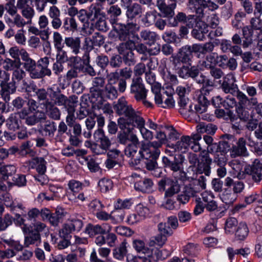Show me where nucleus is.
Here are the masks:
<instances>
[{
    "instance_id": "obj_1",
    "label": "nucleus",
    "mask_w": 262,
    "mask_h": 262,
    "mask_svg": "<svg viewBox=\"0 0 262 262\" xmlns=\"http://www.w3.org/2000/svg\"><path fill=\"white\" fill-rule=\"evenodd\" d=\"M117 122L121 130L127 129L128 132H132L136 127L145 140L150 141L154 138V133L145 127L146 123L139 111L133 109L126 118L120 117Z\"/></svg>"
},
{
    "instance_id": "obj_2",
    "label": "nucleus",
    "mask_w": 262,
    "mask_h": 262,
    "mask_svg": "<svg viewBox=\"0 0 262 262\" xmlns=\"http://www.w3.org/2000/svg\"><path fill=\"white\" fill-rule=\"evenodd\" d=\"M201 139V135L198 134L192 135L191 136H183L176 144L169 147L181 153L186 152L189 147L194 152H198L201 150V146L199 142Z\"/></svg>"
},
{
    "instance_id": "obj_3",
    "label": "nucleus",
    "mask_w": 262,
    "mask_h": 262,
    "mask_svg": "<svg viewBox=\"0 0 262 262\" xmlns=\"http://www.w3.org/2000/svg\"><path fill=\"white\" fill-rule=\"evenodd\" d=\"M184 157L182 155L174 157L173 160L167 157L164 156L162 158V163L164 167L172 171V176L176 179L183 180L185 179L186 173L183 170V163Z\"/></svg>"
},
{
    "instance_id": "obj_4",
    "label": "nucleus",
    "mask_w": 262,
    "mask_h": 262,
    "mask_svg": "<svg viewBox=\"0 0 262 262\" xmlns=\"http://www.w3.org/2000/svg\"><path fill=\"white\" fill-rule=\"evenodd\" d=\"M161 86L156 84L152 89L155 103L165 108H173L175 105V102L171 95H169L167 92H164L163 94L161 93Z\"/></svg>"
},
{
    "instance_id": "obj_5",
    "label": "nucleus",
    "mask_w": 262,
    "mask_h": 262,
    "mask_svg": "<svg viewBox=\"0 0 262 262\" xmlns=\"http://www.w3.org/2000/svg\"><path fill=\"white\" fill-rule=\"evenodd\" d=\"M178 179L173 180L165 177L158 182V188L160 191H165V197H171L180 191Z\"/></svg>"
},
{
    "instance_id": "obj_6",
    "label": "nucleus",
    "mask_w": 262,
    "mask_h": 262,
    "mask_svg": "<svg viewBox=\"0 0 262 262\" xmlns=\"http://www.w3.org/2000/svg\"><path fill=\"white\" fill-rule=\"evenodd\" d=\"M130 141L132 142V143L128 144L125 148L124 154L127 157L131 158L129 161L130 165H137L140 163L139 152H138V148L137 147V145L139 143V140L136 134L132 133L130 136Z\"/></svg>"
},
{
    "instance_id": "obj_7",
    "label": "nucleus",
    "mask_w": 262,
    "mask_h": 262,
    "mask_svg": "<svg viewBox=\"0 0 262 262\" xmlns=\"http://www.w3.org/2000/svg\"><path fill=\"white\" fill-rule=\"evenodd\" d=\"M192 57L190 46L187 45L180 49L177 55L171 56L172 63L174 68H180L182 64H190Z\"/></svg>"
},
{
    "instance_id": "obj_8",
    "label": "nucleus",
    "mask_w": 262,
    "mask_h": 262,
    "mask_svg": "<svg viewBox=\"0 0 262 262\" xmlns=\"http://www.w3.org/2000/svg\"><path fill=\"white\" fill-rule=\"evenodd\" d=\"M207 93L209 94V92H206V91L204 93L201 92L198 97V103L195 105L194 111L193 110V113L197 114L199 117L204 120L210 119V116L208 114L205 113L209 104Z\"/></svg>"
},
{
    "instance_id": "obj_9",
    "label": "nucleus",
    "mask_w": 262,
    "mask_h": 262,
    "mask_svg": "<svg viewBox=\"0 0 262 262\" xmlns=\"http://www.w3.org/2000/svg\"><path fill=\"white\" fill-rule=\"evenodd\" d=\"M82 221L78 219H71L64 223L59 230V235L62 238H68L69 235L74 231H79L82 228Z\"/></svg>"
},
{
    "instance_id": "obj_10",
    "label": "nucleus",
    "mask_w": 262,
    "mask_h": 262,
    "mask_svg": "<svg viewBox=\"0 0 262 262\" xmlns=\"http://www.w3.org/2000/svg\"><path fill=\"white\" fill-rule=\"evenodd\" d=\"M132 177L134 179V188L136 191L146 193L152 191L154 183L151 179L141 178L136 173L133 174Z\"/></svg>"
},
{
    "instance_id": "obj_11",
    "label": "nucleus",
    "mask_w": 262,
    "mask_h": 262,
    "mask_svg": "<svg viewBox=\"0 0 262 262\" xmlns=\"http://www.w3.org/2000/svg\"><path fill=\"white\" fill-rule=\"evenodd\" d=\"M212 159L209 157L208 152L203 151L200 156L195 171L196 174L204 173L206 176H209L211 173L210 165Z\"/></svg>"
},
{
    "instance_id": "obj_12",
    "label": "nucleus",
    "mask_w": 262,
    "mask_h": 262,
    "mask_svg": "<svg viewBox=\"0 0 262 262\" xmlns=\"http://www.w3.org/2000/svg\"><path fill=\"white\" fill-rule=\"evenodd\" d=\"M130 91L138 101L143 100L146 97L147 90L142 83V78L140 77L134 78L132 79Z\"/></svg>"
},
{
    "instance_id": "obj_13",
    "label": "nucleus",
    "mask_w": 262,
    "mask_h": 262,
    "mask_svg": "<svg viewBox=\"0 0 262 262\" xmlns=\"http://www.w3.org/2000/svg\"><path fill=\"white\" fill-rule=\"evenodd\" d=\"M160 154V150L159 149L150 147L149 145L145 143L141 144L140 150H139L140 160L141 159L146 160L151 159H158Z\"/></svg>"
},
{
    "instance_id": "obj_14",
    "label": "nucleus",
    "mask_w": 262,
    "mask_h": 262,
    "mask_svg": "<svg viewBox=\"0 0 262 262\" xmlns=\"http://www.w3.org/2000/svg\"><path fill=\"white\" fill-rule=\"evenodd\" d=\"M105 84V79L103 77H96L92 80V86L90 89L91 97L92 99L97 100L101 98L102 94V88Z\"/></svg>"
},
{
    "instance_id": "obj_15",
    "label": "nucleus",
    "mask_w": 262,
    "mask_h": 262,
    "mask_svg": "<svg viewBox=\"0 0 262 262\" xmlns=\"http://www.w3.org/2000/svg\"><path fill=\"white\" fill-rule=\"evenodd\" d=\"M246 139L243 137L239 138L236 142V145L232 146L230 149L231 157L235 158L238 156H247L248 152L246 147Z\"/></svg>"
},
{
    "instance_id": "obj_16",
    "label": "nucleus",
    "mask_w": 262,
    "mask_h": 262,
    "mask_svg": "<svg viewBox=\"0 0 262 262\" xmlns=\"http://www.w3.org/2000/svg\"><path fill=\"white\" fill-rule=\"evenodd\" d=\"M111 226L110 225L103 223L101 225H94L89 224L86 227L85 232L90 236H93L96 234H105L111 231Z\"/></svg>"
},
{
    "instance_id": "obj_17",
    "label": "nucleus",
    "mask_w": 262,
    "mask_h": 262,
    "mask_svg": "<svg viewBox=\"0 0 262 262\" xmlns=\"http://www.w3.org/2000/svg\"><path fill=\"white\" fill-rule=\"evenodd\" d=\"M174 68L178 70L177 73L179 77L184 79L188 78L194 79L199 75V70L195 66L189 67L188 66L181 65L180 68Z\"/></svg>"
},
{
    "instance_id": "obj_18",
    "label": "nucleus",
    "mask_w": 262,
    "mask_h": 262,
    "mask_svg": "<svg viewBox=\"0 0 262 262\" xmlns=\"http://www.w3.org/2000/svg\"><path fill=\"white\" fill-rule=\"evenodd\" d=\"M94 138L106 152L110 148L112 143L108 137L105 135L102 128H98L94 132Z\"/></svg>"
},
{
    "instance_id": "obj_19",
    "label": "nucleus",
    "mask_w": 262,
    "mask_h": 262,
    "mask_svg": "<svg viewBox=\"0 0 262 262\" xmlns=\"http://www.w3.org/2000/svg\"><path fill=\"white\" fill-rule=\"evenodd\" d=\"M146 125L147 127L152 130L156 131L155 138L161 142L165 144L167 141L166 135L163 131V126L161 125H159L151 119H148L146 122Z\"/></svg>"
},
{
    "instance_id": "obj_20",
    "label": "nucleus",
    "mask_w": 262,
    "mask_h": 262,
    "mask_svg": "<svg viewBox=\"0 0 262 262\" xmlns=\"http://www.w3.org/2000/svg\"><path fill=\"white\" fill-rule=\"evenodd\" d=\"M131 105H128L124 97H121L117 101L114 106V110L119 115H124L125 118L133 110Z\"/></svg>"
},
{
    "instance_id": "obj_21",
    "label": "nucleus",
    "mask_w": 262,
    "mask_h": 262,
    "mask_svg": "<svg viewBox=\"0 0 262 262\" xmlns=\"http://www.w3.org/2000/svg\"><path fill=\"white\" fill-rule=\"evenodd\" d=\"M253 33L251 28L248 26L242 28V46L244 49L248 48L253 44L254 40Z\"/></svg>"
},
{
    "instance_id": "obj_22",
    "label": "nucleus",
    "mask_w": 262,
    "mask_h": 262,
    "mask_svg": "<svg viewBox=\"0 0 262 262\" xmlns=\"http://www.w3.org/2000/svg\"><path fill=\"white\" fill-rule=\"evenodd\" d=\"M26 76V73L20 67L16 68L13 71L12 73V82L8 84V87L10 89L9 92L13 93L15 89L16 86L15 85L16 83H17L23 79Z\"/></svg>"
},
{
    "instance_id": "obj_23",
    "label": "nucleus",
    "mask_w": 262,
    "mask_h": 262,
    "mask_svg": "<svg viewBox=\"0 0 262 262\" xmlns=\"http://www.w3.org/2000/svg\"><path fill=\"white\" fill-rule=\"evenodd\" d=\"M31 168H36L40 174H43L46 171V162L42 158H35L27 162Z\"/></svg>"
},
{
    "instance_id": "obj_24",
    "label": "nucleus",
    "mask_w": 262,
    "mask_h": 262,
    "mask_svg": "<svg viewBox=\"0 0 262 262\" xmlns=\"http://www.w3.org/2000/svg\"><path fill=\"white\" fill-rule=\"evenodd\" d=\"M198 191L194 188L185 186L182 193L177 196V201L183 204L188 203L191 197L195 196Z\"/></svg>"
},
{
    "instance_id": "obj_25",
    "label": "nucleus",
    "mask_w": 262,
    "mask_h": 262,
    "mask_svg": "<svg viewBox=\"0 0 262 262\" xmlns=\"http://www.w3.org/2000/svg\"><path fill=\"white\" fill-rule=\"evenodd\" d=\"M41 241L40 233L30 230L25 237L24 245L26 247H29L31 245L38 246Z\"/></svg>"
},
{
    "instance_id": "obj_26",
    "label": "nucleus",
    "mask_w": 262,
    "mask_h": 262,
    "mask_svg": "<svg viewBox=\"0 0 262 262\" xmlns=\"http://www.w3.org/2000/svg\"><path fill=\"white\" fill-rule=\"evenodd\" d=\"M157 6L165 16L172 17L174 15V9L176 6L175 2L167 5L166 2L162 0H158Z\"/></svg>"
},
{
    "instance_id": "obj_27",
    "label": "nucleus",
    "mask_w": 262,
    "mask_h": 262,
    "mask_svg": "<svg viewBox=\"0 0 262 262\" xmlns=\"http://www.w3.org/2000/svg\"><path fill=\"white\" fill-rule=\"evenodd\" d=\"M233 96H236L239 101V106H254L257 103V99L256 98H248L247 96L239 90Z\"/></svg>"
},
{
    "instance_id": "obj_28",
    "label": "nucleus",
    "mask_w": 262,
    "mask_h": 262,
    "mask_svg": "<svg viewBox=\"0 0 262 262\" xmlns=\"http://www.w3.org/2000/svg\"><path fill=\"white\" fill-rule=\"evenodd\" d=\"M64 43L70 48L73 53L77 55L80 52L81 40L78 37H68L64 39Z\"/></svg>"
},
{
    "instance_id": "obj_29",
    "label": "nucleus",
    "mask_w": 262,
    "mask_h": 262,
    "mask_svg": "<svg viewBox=\"0 0 262 262\" xmlns=\"http://www.w3.org/2000/svg\"><path fill=\"white\" fill-rule=\"evenodd\" d=\"M250 174L255 182H259L262 179V163L256 159L250 168Z\"/></svg>"
},
{
    "instance_id": "obj_30",
    "label": "nucleus",
    "mask_w": 262,
    "mask_h": 262,
    "mask_svg": "<svg viewBox=\"0 0 262 262\" xmlns=\"http://www.w3.org/2000/svg\"><path fill=\"white\" fill-rule=\"evenodd\" d=\"M204 15H189L187 16L186 25L189 28L195 29L201 27L205 23L202 20Z\"/></svg>"
},
{
    "instance_id": "obj_31",
    "label": "nucleus",
    "mask_w": 262,
    "mask_h": 262,
    "mask_svg": "<svg viewBox=\"0 0 262 262\" xmlns=\"http://www.w3.org/2000/svg\"><path fill=\"white\" fill-rule=\"evenodd\" d=\"M52 101H48L47 103H44L47 115L51 119L58 120L60 118V112L59 110L52 103Z\"/></svg>"
},
{
    "instance_id": "obj_32",
    "label": "nucleus",
    "mask_w": 262,
    "mask_h": 262,
    "mask_svg": "<svg viewBox=\"0 0 262 262\" xmlns=\"http://www.w3.org/2000/svg\"><path fill=\"white\" fill-rule=\"evenodd\" d=\"M225 186L228 187H232L233 192L236 195L241 193L244 189V183L240 181H234L230 177H227L225 180Z\"/></svg>"
},
{
    "instance_id": "obj_33",
    "label": "nucleus",
    "mask_w": 262,
    "mask_h": 262,
    "mask_svg": "<svg viewBox=\"0 0 262 262\" xmlns=\"http://www.w3.org/2000/svg\"><path fill=\"white\" fill-rule=\"evenodd\" d=\"M127 243L124 241L113 250V257L119 260L124 259L127 253Z\"/></svg>"
},
{
    "instance_id": "obj_34",
    "label": "nucleus",
    "mask_w": 262,
    "mask_h": 262,
    "mask_svg": "<svg viewBox=\"0 0 262 262\" xmlns=\"http://www.w3.org/2000/svg\"><path fill=\"white\" fill-rule=\"evenodd\" d=\"M205 0H188V8L196 14L204 15L203 7Z\"/></svg>"
},
{
    "instance_id": "obj_35",
    "label": "nucleus",
    "mask_w": 262,
    "mask_h": 262,
    "mask_svg": "<svg viewBox=\"0 0 262 262\" xmlns=\"http://www.w3.org/2000/svg\"><path fill=\"white\" fill-rule=\"evenodd\" d=\"M216 53H211L206 56L204 59L199 62L201 68L203 69H211L216 66Z\"/></svg>"
},
{
    "instance_id": "obj_36",
    "label": "nucleus",
    "mask_w": 262,
    "mask_h": 262,
    "mask_svg": "<svg viewBox=\"0 0 262 262\" xmlns=\"http://www.w3.org/2000/svg\"><path fill=\"white\" fill-rule=\"evenodd\" d=\"M56 130L55 123L49 120L46 121L39 129L40 133L46 137H53Z\"/></svg>"
},
{
    "instance_id": "obj_37",
    "label": "nucleus",
    "mask_w": 262,
    "mask_h": 262,
    "mask_svg": "<svg viewBox=\"0 0 262 262\" xmlns=\"http://www.w3.org/2000/svg\"><path fill=\"white\" fill-rule=\"evenodd\" d=\"M66 212L62 208H58L54 213H52L49 221L54 226H57L59 223L62 222Z\"/></svg>"
},
{
    "instance_id": "obj_38",
    "label": "nucleus",
    "mask_w": 262,
    "mask_h": 262,
    "mask_svg": "<svg viewBox=\"0 0 262 262\" xmlns=\"http://www.w3.org/2000/svg\"><path fill=\"white\" fill-rule=\"evenodd\" d=\"M46 118V115L44 113L38 111L27 117L25 120V122L28 125H34L41 120H45Z\"/></svg>"
},
{
    "instance_id": "obj_39",
    "label": "nucleus",
    "mask_w": 262,
    "mask_h": 262,
    "mask_svg": "<svg viewBox=\"0 0 262 262\" xmlns=\"http://www.w3.org/2000/svg\"><path fill=\"white\" fill-rule=\"evenodd\" d=\"M220 198L223 202L227 205H232L237 199V195L232 192L229 188L225 189Z\"/></svg>"
},
{
    "instance_id": "obj_40",
    "label": "nucleus",
    "mask_w": 262,
    "mask_h": 262,
    "mask_svg": "<svg viewBox=\"0 0 262 262\" xmlns=\"http://www.w3.org/2000/svg\"><path fill=\"white\" fill-rule=\"evenodd\" d=\"M221 88L225 93H230L233 96L237 93L239 90L237 85L234 83L233 79L231 80H224L222 83Z\"/></svg>"
},
{
    "instance_id": "obj_41",
    "label": "nucleus",
    "mask_w": 262,
    "mask_h": 262,
    "mask_svg": "<svg viewBox=\"0 0 262 262\" xmlns=\"http://www.w3.org/2000/svg\"><path fill=\"white\" fill-rule=\"evenodd\" d=\"M16 170V167L14 165H2L0 163V178L6 180L9 176L15 173Z\"/></svg>"
},
{
    "instance_id": "obj_42",
    "label": "nucleus",
    "mask_w": 262,
    "mask_h": 262,
    "mask_svg": "<svg viewBox=\"0 0 262 262\" xmlns=\"http://www.w3.org/2000/svg\"><path fill=\"white\" fill-rule=\"evenodd\" d=\"M141 39L147 44L151 45L154 44L158 38V35L155 32L149 30H142L140 32Z\"/></svg>"
},
{
    "instance_id": "obj_43",
    "label": "nucleus",
    "mask_w": 262,
    "mask_h": 262,
    "mask_svg": "<svg viewBox=\"0 0 262 262\" xmlns=\"http://www.w3.org/2000/svg\"><path fill=\"white\" fill-rule=\"evenodd\" d=\"M216 129L215 125L211 123H200L196 126V130L199 135L204 133L214 134Z\"/></svg>"
},
{
    "instance_id": "obj_44",
    "label": "nucleus",
    "mask_w": 262,
    "mask_h": 262,
    "mask_svg": "<svg viewBox=\"0 0 262 262\" xmlns=\"http://www.w3.org/2000/svg\"><path fill=\"white\" fill-rule=\"evenodd\" d=\"M53 92V90L51 88L47 89H36L35 91L37 99L39 101H44L45 103H47L48 101H50V94Z\"/></svg>"
},
{
    "instance_id": "obj_45",
    "label": "nucleus",
    "mask_w": 262,
    "mask_h": 262,
    "mask_svg": "<svg viewBox=\"0 0 262 262\" xmlns=\"http://www.w3.org/2000/svg\"><path fill=\"white\" fill-rule=\"evenodd\" d=\"M133 246L138 253L144 254L145 255L150 253V249L145 246V242L141 239H134Z\"/></svg>"
},
{
    "instance_id": "obj_46",
    "label": "nucleus",
    "mask_w": 262,
    "mask_h": 262,
    "mask_svg": "<svg viewBox=\"0 0 262 262\" xmlns=\"http://www.w3.org/2000/svg\"><path fill=\"white\" fill-rule=\"evenodd\" d=\"M141 13L142 8L139 4L134 3L131 6H127L126 16L128 18L133 19Z\"/></svg>"
},
{
    "instance_id": "obj_47",
    "label": "nucleus",
    "mask_w": 262,
    "mask_h": 262,
    "mask_svg": "<svg viewBox=\"0 0 262 262\" xmlns=\"http://www.w3.org/2000/svg\"><path fill=\"white\" fill-rule=\"evenodd\" d=\"M208 32V26L205 23L201 27L193 29L191 34L194 38L202 41L205 38V34Z\"/></svg>"
},
{
    "instance_id": "obj_48",
    "label": "nucleus",
    "mask_w": 262,
    "mask_h": 262,
    "mask_svg": "<svg viewBox=\"0 0 262 262\" xmlns=\"http://www.w3.org/2000/svg\"><path fill=\"white\" fill-rule=\"evenodd\" d=\"M92 16V14L88 13L85 9H81L79 11V14L77 17L82 24V29H86L90 26L89 19Z\"/></svg>"
},
{
    "instance_id": "obj_49",
    "label": "nucleus",
    "mask_w": 262,
    "mask_h": 262,
    "mask_svg": "<svg viewBox=\"0 0 262 262\" xmlns=\"http://www.w3.org/2000/svg\"><path fill=\"white\" fill-rule=\"evenodd\" d=\"M68 98L61 94H57L53 90V92L50 94V101H53L52 103L54 105H64Z\"/></svg>"
},
{
    "instance_id": "obj_50",
    "label": "nucleus",
    "mask_w": 262,
    "mask_h": 262,
    "mask_svg": "<svg viewBox=\"0 0 262 262\" xmlns=\"http://www.w3.org/2000/svg\"><path fill=\"white\" fill-rule=\"evenodd\" d=\"M103 7L100 3H95L91 5L90 7V14L94 15L95 18H99L105 16V13L102 11Z\"/></svg>"
},
{
    "instance_id": "obj_51",
    "label": "nucleus",
    "mask_w": 262,
    "mask_h": 262,
    "mask_svg": "<svg viewBox=\"0 0 262 262\" xmlns=\"http://www.w3.org/2000/svg\"><path fill=\"white\" fill-rule=\"evenodd\" d=\"M20 61L19 59L12 60L10 58H6L4 60L3 67L6 71L14 70L16 68L20 67Z\"/></svg>"
},
{
    "instance_id": "obj_52",
    "label": "nucleus",
    "mask_w": 262,
    "mask_h": 262,
    "mask_svg": "<svg viewBox=\"0 0 262 262\" xmlns=\"http://www.w3.org/2000/svg\"><path fill=\"white\" fill-rule=\"evenodd\" d=\"M20 120L17 114H12L7 121V125L10 130H15L19 127Z\"/></svg>"
},
{
    "instance_id": "obj_53",
    "label": "nucleus",
    "mask_w": 262,
    "mask_h": 262,
    "mask_svg": "<svg viewBox=\"0 0 262 262\" xmlns=\"http://www.w3.org/2000/svg\"><path fill=\"white\" fill-rule=\"evenodd\" d=\"M167 239V237H166L165 235L158 233L156 236L150 238L149 242V246L158 245L161 247L165 244Z\"/></svg>"
},
{
    "instance_id": "obj_54",
    "label": "nucleus",
    "mask_w": 262,
    "mask_h": 262,
    "mask_svg": "<svg viewBox=\"0 0 262 262\" xmlns=\"http://www.w3.org/2000/svg\"><path fill=\"white\" fill-rule=\"evenodd\" d=\"M78 102V98L75 96H70L67 99L64 106L68 113H74Z\"/></svg>"
},
{
    "instance_id": "obj_55",
    "label": "nucleus",
    "mask_w": 262,
    "mask_h": 262,
    "mask_svg": "<svg viewBox=\"0 0 262 262\" xmlns=\"http://www.w3.org/2000/svg\"><path fill=\"white\" fill-rule=\"evenodd\" d=\"M23 17L27 21L29 25L32 23V18L35 14V12L33 7L27 5L26 8L21 11Z\"/></svg>"
},
{
    "instance_id": "obj_56",
    "label": "nucleus",
    "mask_w": 262,
    "mask_h": 262,
    "mask_svg": "<svg viewBox=\"0 0 262 262\" xmlns=\"http://www.w3.org/2000/svg\"><path fill=\"white\" fill-rule=\"evenodd\" d=\"M249 230L247 225L241 223L236 231V237L239 240H244L247 236Z\"/></svg>"
},
{
    "instance_id": "obj_57",
    "label": "nucleus",
    "mask_w": 262,
    "mask_h": 262,
    "mask_svg": "<svg viewBox=\"0 0 262 262\" xmlns=\"http://www.w3.org/2000/svg\"><path fill=\"white\" fill-rule=\"evenodd\" d=\"M0 200L4 202L6 206L10 207L11 210H15V203L13 202L10 193L7 192H0Z\"/></svg>"
},
{
    "instance_id": "obj_58",
    "label": "nucleus",
    "mask_w": 262,
    "mask_h": 262,
    "mask_svg": "<svg viewBox=\"0 0 262 262\" xmlns=\"http://www.w3.org/2000/svg\"><path fill=\"white\" fill-rule=\"evenodd\" d=\"M104 95L108 99L114 100L118 97V91L113 84H106L104 91Z\"/></svg>"
},
{
    "instance_id": "obj_59",
    "label": "nucleus",
    "mask_w": 262,
    "mask_h": 262,
    "mask_svg": "<svg viewBox=\"0 0 262 262\" xmlns=\"http://www.w3.org/2000/svg\"><path fill=\"white\" fill-rule=\"evenodd\" d=\"M188 99L186 97H180V100L179 101V104L180 106V112L182 114L186 113L188 112L191 115L193 114V110L192 107V105L190 104L188 107H187V104L188 103Z\"/></svg>"
},
{
    "instance_id": "obj_60",
    "label": "nucleus",
    "mask_w": 262,
    "mask_h": 262,
    "mask_svg": "<svg viewBox=\"0 0 262 262\" xmlns=\"http://www.w3.org/2000/svg\"><path fill=\"white\" fill-rule=\"evenodd\" d=\"M135 47V43L131 40L122 42L117 47L118 53L123 55L128 51L132 50Z\"/></svg>"
},
{
    "instance_id": "obj_61",
    "label": "nucleus",
    "mask_w": 262,
    "mask_h": 262,
    "mask_svg": "<svg viewBox=\"0 0 262 262\" xmlns=\"http://www.w3.org/2000/svg\"><path fill=\"white\" fill-rule=\"evenodd\" d=\"M84 145L86 147L90 148L91 151L96 155H102L106 153L99 144L90 141H86Z\"/></svg>"
},
{
    "instance_id": "obj_62",
    "label": "nucleus",
    "mask_w": 262,
    "mask_h": 262,
    "mask_svg": "<svg viewBox=\"0 0 262 262\" xmlns=\"http://www.w3.org/2000/svg\"><path fill=\"white\" fill-rule=\"evenodd\" d=\"M132 204L133 202L131 199H118L114 204V207L116 210L129 209Z\"/></svg>"
},
{
    "instance_id": "obj_63",
    "label": "nucleus",
    "mask_w": 262,
    "mask_h": 262,
    "mask_svg": "<svg viewBox=\"0 0 262 262\" xmlns=\"http://www.w3.org/2000/svg\"><path fill=\"white\" fill-rule=\"evenodd\" d=\"M237 224V221L235 218L229 217L227 219L225 225V230L226 233L228 234L233 233Z\"/></svg>"
},
{
    "instance_id": "obj_64",
    "label": "nucleus",
    "mask_w": 262,
    "mask_h": 262,
    "mask_svg": "<svg viewBox=\"0 0 262 262\" xmlns=\"http://www.w3.org/2000/svg\"><path fill=\"white\" fill-rule=\"evenodd\" d=\"M131 132H128L127 129H123L120 131L117 135V140L121 144L125 145L130 141Z\"/></svg>"
}]
</instances>
